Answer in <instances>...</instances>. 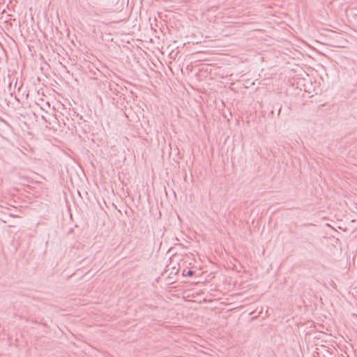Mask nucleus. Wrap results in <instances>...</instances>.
I'll list each match as a JSON object with an SVG mask.
<instances>
[{
	"label": "nucleus",
	"mask_w": 357,
	"mask_h": 357,
	"mask_svg": "<svg viewBox=\"0 0 357 357\" xmlns=\"http://www.w3.org/2000/svg\"><path fill=\"white\" fill-rule=\"evenodd\" d=\"M194 274V271L192 270H188L186 271L185 273H183V275H185L186 276H192Z\"/></svg>",
	"instance_id": "f257e3e1"
},
{
	"label": "nucleus",
	"mask_w": 357,
	"mask_h": 357,
	"mask_svg": "<svg viewBox=\"0 0 357 357\" xmlns=\"http://www.w3.org/2000/svg\"><path fill=\"white\" fill-rule=\"evenodd\" d=\"M9 216H10V217H13V218H17V217H19L17 215H15L14 213H10V214H9Z\"/></svg>",
	"instance_id": "f03ea898"
}]
</instances>
